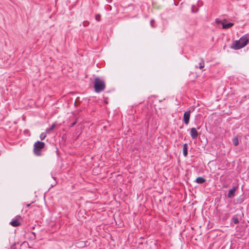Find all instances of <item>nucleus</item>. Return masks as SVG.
<instances>
[{
    "label": "nucleus",
    "mask_w": 249,
    "mask_h": 249,
    "mask_svg": "<svg viewBox=\"0 0 249 249\" xmlns=\"http://www.w3.org/2000/svg\"><path fill=\"white\" fill-rule=\"evenodd\" d=\"M249 42V39L247 35L243 36L239 40L234 41L231 48L234 50H239L247 45Z\"/></svg>",
    "instance_id": "nucleus-1"
},
{
    "label": "nucleus",
    "mask_w": 249,
    "mask_h": 249,
    "mask_svg": "<svg viewBox=\"0 0 249 249\" xmlns=\"http://www.w3.org/2000/svg\"><path fill=\"white\" fill-rule=\"evenodd\" d=\"M106 88V84L105 81L100 79L96 78L94 79V91L96 92H100L103 91Z\"/></svg>",
    "instance_id": "nucleus-2"
},
{
    "label": "nucleus",
    "mask_w": 249,
    "mask_h": 249,
    "mask_svg": "<svg viewBox=\"0 0 249 249\" xmlns=\"http://www.w3.org/2000/svg\"><path fill=\"white\" fill-rule=\"evenodd\" d=\"M45 143L40 141L36 142L34 144L33 151L34 154L40 156L41 155V150L45 147Z\"/></svg>",
    "instance_id": "nucleus-3"
},
{
    "label": "nucleus",
    "mask_w": 249,
    "mask_h": 249,
    "mask_svg": "<svg viewBox=\"0 0 249 249\" xmlns=\"http://www.w3.org/2000/svg\"><path fill=\"white\" fill-rule=\"evenodd\" d=\"M199 134L196 128L193 127L190 129V135L193 139H196Z\"/></svg>",
    "instance_id": "nucleus-4"
},
{
    "label": "nucleus",
    "mask_w": 249,
    "mask_h": 249,
    "mask_svg": "<svg viewBox=\"0 0 249 249\" xmlns=\"http://www.w3.org/2000/svg\"><path fill=\"white\" fill-rule=\"evenodd\" d=\"M191 114L190 111H186L183 115V121L186 124H188L189 122L190 117Z\"/></svg>",
    "instance_id": "nucleus-5"
},
{
    "label": "nucleus",
    "mask_w": 249,
    "mask_h": 249,
    "mask_svg": "<svg viewBox=\"0 0 249 249\" xmlns=\"http://www.w3.org/2000/svg\"><path fill=\"white\" fill-rule=\"evenodd\" d=\"M221 23L223 29H229L233 25V23H227L225 20L222 21Z\"/></svg>",
    "instance_id": "nucleus-6"
},
{
    "label": "nucleus",
    "mask_w": 249,
    "mask_h": 249,
    "mask_svg": "<svg viewBox=\"0 0 249 249\" xmlns=\"http://www.w3.org/2000/svg\"><path fill=\"white\" fill-rule=\"evenodd\" d=\"M237 188H232V189L230 190L228 194V196L229 198H232L234 196V194Z\"/></svg>",
    "instance_id": "nucleus-7"
},
{
    "label": "nucleus",
    "mask_w": 249,
    "mask_h": 249,
    "mask_svg": "<svg viewBox=\"0 0 249 249\" xmlns=\"http://www.w3.org/2000/svg\"><path fill=\"white\" fill-rule=\"evenodd\" d=\"M10 224L13 227H17L20 225L18 219L17 218L10 222Z\"/></svg>",
    "instance_id": "nucleus-8"
},
{
    "label": "nucleus",
    "mask_w": 249,
    "mask_h": 249,
    "mask_svg": "<svg viewBox=\"0 0 249 249\" xmlns=\"http://www.w3.org/2000/svg\"><path fill=\"white\" fill-rule=\"evenodd\" d=\"M187 149H188L187 144V143L184 144L183 146V154L185 157H186L187 156V154H188Z\"/></svg>",
    "instance_id": "nucleus-9"
},
{
    "label": "nucleus",
    "mask_w": 249,
    "mask_h": 249,
    "mask_svg": "<svg viewBox=\"0 0 249 249\" xmlns=\"http://www.w3.org/2000/svg\"><path fill=\"white\" fill-rule=\"evenodd\" d=\"M205 181V179L202 177H198L196 179V182L198 183H202Z\"/></svg>",
    "instance_id": "nucleus-10"
},
{
    "label": "nucleus",
    "mask_w": 249,
    "mask_h": 249,
    "mask_svg": "<svg viewBox=\"0 0 249 249\" xmlns=\"http://www.w3.org/2000/svg\"><path fill=\"white\" fill-rule=\"evenodd\" d=\"M233 142L235 146H237L239 144V141L237 137H235L233 138Z\"/></svg>",
    "instance_id": "nucleus-11"
},
{
    "label": "nucleus",
    "mask_w": 249,
    "mask_h": 249,
    "mask_svg": "<svg viewBox=\"0 0 249 249\" xmlns=\"http://www.w3.org/2000/svg\"><path fill=\"white\" fill-rule=\"evenodd\" d=\"M47 137V135L46 133H42L40 135V139L41 141L44 140Z\"/></svg>",
    "instance_id": "nucleus-12"
},
{
    "label": "nucleus",
    "mask_w": 249,
    "mask_h": 249,
    "mask_svg": "<svg viewBox=\"0 0 249 249\" xmlns=\"http://www.w3.org/2000/svg\"><path fill=\"white\" fill-rule=\"evenodd\" d=\"M55 124H53L52 125V126H51V127H50V128H48V129H46V132H47V133H49V132H50L51 131H52V130L54 129V127H55Z\"/></svg>",
    "instance_id": "nucleus-13"
},
{
    "label": "nucleus",
    "mask_w": 249,
    "mask_h": 249,
    "mask_svg": "<svg viewBox=\"0 0 249 249\" xmlns=\"http://www.w3.org/2000/svg\"><path fill=\"white\" fill-rule=\"evenodd\" d=\"M232 221L233 222V223L234 224H237L239 223V220H238V219L237 217H234L233 218H232Z\"/></svg>",
    "instance_id": "nucleus-14"
},
{
    "label": "nucleus",
    "mask_w": 249,
    "mask_h": 249,
    "mask_svg": "<svg viewBox=\"0 0 249 249\" xmlns=\"http://www.w3.org/2000/svg\"><path fill=\"white\" fill-rule=\"evenodd\" d=\"M101 18V15L99 14H97L95 16V19L97 21H100Z\"/></svg>",
    "instance_id": "nucleus-15"
},
{
    "label": "nucleus",
    "mask_w": 249,
    "mask_h": 249,
    "mask_svg": "<svg viewBox=\"0 0 249 249\" xmlns=\"http://www.w3.org/2000/svg\"><path fill=\"white\" fill-rule=\"evenodd\" d=\"M89 22H88V21H84V22H83V25H84V26H88V25H89Z\"/></svg>",
    "instance_id": "nucleus-16"
},
{
    "label": "nucleus",
    "mask_w": 249,
    "mask_h": 249,
    "mask_svg": "<svg viewBox=\"0 0 249 249\" xmlns=\"http://www.w3.org/2000/svg\"><path fill=\"white\" fill-rule=\"evenodd\" d=\"M204 63H202V64H201V63H200V64L199 68H200V69H202L203 68H204Z\"/></svg>",
    "instance_id": "nucleus-17"
},
{
    "label": "nucleus",
    "mask_w": 249,
    "mask_h": 249,
    "mask_svg": "<svg viewBox=\"0 0 249 249\" xmlns=\"http://www.w3.org/2000/svg\"><path fill=\"white\" fill-rule=\"evenodd\" d=\"M76 124V121H75L74 123H73V124H72V126H73L74 125H75Z\"/></svg>",
    "instance_id": "nucleus-18"
},
{
    "label": "nucleus",
    "mask_w": 249,
    "mask_h": 249,
    "mask_svg": "<svg viewBox=\"0 0 249 249\" xmlns=\"http://www.w3.org/2000/svg\"><path fill=\"white\" fill-rule=\"evenodd\" d=\"M30 204H28V205H27V207H29V206H30Z\"/></svg>",
    "instance_id": "nucleus-19"
}]
</instances>
